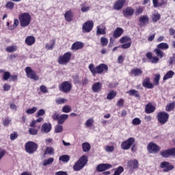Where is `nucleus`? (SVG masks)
I'll use <instances>...</instances> for the list:
<instances>
[{
  "label": "nucleus",
  "mask_w": 175,
  "mask_h": 175,
  "mask_svg": "<svg viewBox=\"0 0 175 175\" xmlns=\"http://www.w3.org/2000/svg\"><path fill=\"white\" fill-rule=\"evenodd\" d=\"M154 53H155L157 56H152V53L148 52L146 53V58H148L152 64H158L159 59L163 58L165 53L158 48L154 49Z\"/></svg>",
  "instance_id": "f257e3e1"
},
{
  "label": "nucleus",
  "mask_w": 175,
  "mask_h": 175,
  "mask_svg": "<svg viewBox=\"0 0 175 175\" xmlns=\"http://www.w3.org/2000/svg\"><path fill=\"white\" fill-rule=\"evenodd\" d=\"M89 69L91 73L95 76V75H100V73H103V72H107L109 67L105 64H100L96 67H95L94 64H91L89 65Z\"/></svg>",
  "instance_id": "f03ea898"
},
{
  "label": "nucleus",
  "mask_w": 175,
  "mask_h": 175,
  "mask_svg": "<svg viewBox=\"0 0 175 175\" xmlns=\"http://www.w3.org/2000/svg\"><path fill=\"white\" fill-rule=\"evenodd\" d=\"M18 19L20 25L23 28H25L31 24V14L28 12L21 13L18 16Z\"/></svg>",
  "instance_id": "7ed1b4c3"
},
{
  "label": "nucleus",
  "mask_w": 175,
  "mask_h": 175,
  "mask_svg": "<svg viewBox=\"0 0 175 175\" xmlns=\"http://www.w3.org/2000/svg\"><path fill=\"white\" fill-rule=\"evenodd\" d=\"M87 156L83 155L81 157V158L75 163V164L73 166V169L75 172H79V170H81L85 165H87Z\"/></svg>",
  "instance_id": "20e7f679"
},
{
  "label": "nucleus",
  "mask_w": 175,
  "mask_h": 175,
  "mask_svg": "<svg viewBox=\"0 0 175 175\" xmlns=\"http://www.w3.org/2000/svg\"><path fill=\"white\" fill-rule=\"evenodd\" d=\"M25 70L28 79L34 80V81H38V80H39V77L36 75V72L32 70L31 67H26Z\"/></svg>",
  "instance_id": "39448f33"
},
{
  "label": "nucleus",
  "mask_w": 175,
  "mask_h": 175,
  "mask_svg": "<svg viewBox=\"0 0 175 175\" xmlns=\"http://www.w3.org/2000/svg\"><path fill=\"white\" fill-rule=\"evenodd\" d=\"M59 90L62 92H65L68 94L72 90V82L70 81H64L61 83L59 86Z\"/></svg>",
  "instance_id": "423d86ee"
},
{
  "label": "nucleus",
  "mask_w": 175,
  "mask_h": 175,
  "mask_svg": "<svg viewBox=\"0 0 175 175\" xmlns=\"http://www.w3.org/2000/svg\"><path fill=\"white\" fill-rule=\"evenodd\" d=\"M135 141L133 137H129L127 140L122 142L120 146L122 150H129L133 146Z\"/></svg>",
  "instance_id": "0eeeda50"
},
{
  "label": "nucleus",
  "mask_w": 175,
  "mask_h": 175,
  "mask_svg": "<svg viewBox=\"0 0 175 175\" xmlns=\"http://www.w3.org/2000/svg\"><path fill=\"white\" fill-rule=\"evenodd\" d=\"M70 57H72V53L70 52L66 53L64 55H61L58 59V63L60 65H66L70 61Z\"/></svg>",
  "instance_id": "6e6552de"
},
{
  "label": "nucleus",
  "mask_w": 175,
  "mask_h": 175,
  "mask_svg": "<svg viewBox=\"0 0 175 175\" xmlns=\"http://www.w3.org/2000/svg\"><path fill=\"white\" fill-rule=\"evenodd\" d=\"M25 150L29 154H33L38 150V144L33 142H29L26 143Z\"/></svg>",
  "instance_id": "1a4fd4ad"
},
{
  "label": "nucleus",
  "mask_w": 175,
  "mask_h": 175,
  "mask_svg": "<svg viewBox=\"0 0 175 175\" xmlns=\"http://www.w3.org/2000/svg\"><path fill=\"white\" fill-rule=\"evenodd\" d=\"M157 120L160 124H162V125L166 124L167 120H169V113L165 111L159 112L157 115Z\"/></svg>",
  "instance_id": "9d476101"
},
{
  "label": "nucleus",
  "mask_w": 175,
  "mask_h": 175,
  "mask_svg": "<svg viewBox=\"0 0 175 175\" xmlns=\"http://www.w3.org/2000/svg\"><path fill=\"white\" fill-rule=\"evenodd\" d=\"M147 148H148V151L150 154H155L157 152H159V150H161L159 148V146H158V145L152 142L148 144Z\"/></svg>",
  "instance_id": "9b49d317"
},
{
  "label": "nucleus",
  "mask_w": 175,
  "mask_h": 175,
  "mask_svg": "<svg viewBox=\"0 0 175 175\" xmlns=\"http://www.w3.org/2000/svg\"><path fill=\"white\" fill-rule=\"evenodd\" d=\"M127 167L129 170H136L139 169V161L137 159L130 160L127 162Z\"/></svg>",
  "instance_id": "f8f14e48"
},
{
  "label": "nucleus",
  "mask_w": 175,
  "mask_h": 175,
  "mask_svg": "<svg viewBox=\"0 0 175 175\" xmlns=\"http://www.w3.org/2000/svg\"><path fill=\"white\" fill-rule=\"evenodd\" d=\"M92 28H94V22L88 21L83 25L82 30L83 32H91Z\"/></svg>",
  "instance_id": "ddd939ff"
},
{
  "label": "nucleus",
  "mask_w": 175,
  "mask_h": 175,
  "mask_svg": "<svg viewBox=\"0 0 175 175\" xmlns=\"http://www.w3.org/2000/svg\"><path fill=\"white\" fill-rule=\"evenodd\" d=\"M160 167L161 169H163V172H170V170H173V169H174V166L173 165H170V163L167 161L161 162Z\"/></svg>",
  "instance_id": "4468645a"
},
{
  "label": "nucleus",
  "mask_w": 175,
  "mask_h": 175,
  "mask_svg": "<svg viewBox=\"0 0 175 175\" xmlns=\"http://www.w3.org/2000/svg\"><path fill=\"white\" fill-rule=\"evenodd\" d=\"M139 25L140 27H146V25H147V24H148V23L150 21V18H148V16L143 15L139 17Z\"/></svg>",
  "instance_id": "2eb2a0df"
},
{
  "label": "nucleus",
  "mask_w": 175,
  "mask_h": 175,
  "mask_svg": "<svg viewBox=\"0 0 175 175\" xmlns=\"http://www.w3.org/2000/svg\"><path fill=\"white\" fill-rule=\"evenodd\" d=\"M125 2H126V0H118L114 3L113 9H115V10H121Z\"/></svg>",
  "instance_id": "dca6fc26"
},
{
  "label": "nucleus",
  "mask_w": 175,
  "mask_h": 175,
  "mask_svg": "<svg viewBox=\"0 0 175 175\" xmlns=\"http://www.w3.org/2000/svg\"><path fill=\"white\" fill-rule=\"evenodd\" d=\"M113 167V165L111 164H99L96 167V170L98 172H104V170H108V169H111Z\"/></svg>",
  "instance_id": "f3484780"
},
{
  "label": "nucleus",
  "mask_w": 175,
  "mask_h": 175,
  "mask_svg": "<svg viewBox=\"0 0 175 175\" xmlns=\"http://www.w3.org/2000/svg\"><path fill=\"white\" fill-rule=\"evenodd\" d=\"M51 131V124L44 123L41 127V132L42 133H49Z\"/></svg>",
  "instance_id": "a211bd4d"
},
{
  "label": "nucleus",
  "mask_w": 175,
  "mask_h": 175,
  "mask_svg": "<svg viewBox=\"0 0 175 175\" xmlns=\"http://www.w3.org/2000/svg\"><path fill=\"white\" fill-rule=\"evenodd\" d=\"M73 12L72 10H68L64 14V18L68 23H70L73 20Z\"/></svg>",
  "instance_id": "6ab92c4d"
},
{
  "label": "nucleus",
  "mask_w": 175,
  "mask_h": 175,
  "mask_svg": "<svg viewBox=\"0 0 175 175\" xmlns=\"http://www.w3.org/2000/svg\"><path fill=\"white\" fill-rule=\"evenodd\" d=\"M92 90L93 92H99L100 90H102V83L100 82H96L93 83L92 86Z\"/></svg>",
  "instance_id": "aec40b11"
},
{
  "label": "nucleus",
  "mask_w": 175,
  "mask_h": 175,
  "mask_svg": "<svg viewBox=\"0 0 175 175\" xmlns=\"http://www.w3.org/2000/svg\"><path fill=\"white\" fill-rule=\"evenodd\" d=\"M135 13V10L131 7L126 8L124 11L123 14L124 17H130V16H132Z\"/></svg>",
  "instance_id": "412c9836"
},
{
  "label": "nucleus",
  "mask_w": 175,
  "mask_h": 175,
  "mask_svg": "<svg viewBox=\"0 0 175 175\" xmlns=\"http://www.w3.org/2000/svg\"><path fill=\"white\" fill-rule=\"evenodd\" d=\"M154 111H155V107H154V105H152L151 103L147 104L145 108V111L146 113H147V114L154 113Z\"/></svg>",
  "instance_id": "4be33fe9"
},
{
  "label": "nucleus",
  "mask_w": 175,
  "mask_h": 175,
  "mask_svg": "<svg viewBox=\"0 0 175 175\" xmlns=\"http://www.w3.org/2000/svg\"><path fill=\"white\" fill-rule=\"evenodd\" d=\"M36 42L35 37L32 36H29L26 38L25 39V43L27 44V46H32V44H34Z\"/></svg>",
  "instance_id": "5701e85b"
},
{
  "label": "nucleus",
  "mask_w": 175,
  "mask_h": 175,
  "mask_svg": "<svg viewBox=\"0 0 175 175\" xmlns=\"http://www.w3.org/2000/svg\"><path fill=\"white\" fill-rule=\"evenodd\" d=\"M106 27H105L103 25H100V26L97 27V35H105L106 33Z\"/></svg>",
  "instance_id": "b1692460"
},
{
  "label": "nucleus",
  "mask_w": 175,
  "mask_h": 175,
  "mask_svg": "<svg viewBox=\"0 0 175 175\" xmlns=\"http://www.w3.org/2000/svg\"><path fill=\"white\" fill-rule=\"evenodd\" d=\"M68 117H69V116H68L67 114H62L59 116V120H57L58 124L59 125H62V124H64V122H65V121L68 120Z\"/></svg>",
  "instance_id": "393cba45"
},
{
  "label": "nucleus",
  "mask_w": 175,
  "mask_h": 175,
  "mask_svg": "<svg viewBox=\"0 0 175 175\" xmlns=\"http://www.w3.org/2000/svg\"><path fill=\"white\" fill-rule=\"evenodd\" d=\"M122 33H124V29L120 27H118L113 32V38H120Z\"/></svg>",
  "instance_id": "a878e982"
},
{
  "label": "nucleus",
  "mask_w": 175,
  "mask_h": 175,
  "mask_svg": "<svg viewBox=\"0 0 175 175\" xmlns=\"http://www.w3.org/2000/svg\"><path fill=\"white\" fill-rule=\"evenodd\" d=\"M131 74L133 76L137 77L143 74V71L140 68H133L131 70Z\"/></svg>",
  "instance_id": "bb28decb"
},
{
  "label": "nucleus",
  "mask_w": 175,
  "mask_h": 175,
  "mask_svg": "<svg viewBox=\"0 0 175 175\" xmlns=\"http://www.w3.org/2000/svg\"><path fill=\"white\" fill-rule=\"evenodd\" d=\"M174 76V72L173 70L168 71L163 77V79L164 81L165 80H169V79H173V77Z\"/></svg>",
  "instance_id": "cd10ccee"
},
{
  "label": "nucleus",
  "mask_w": 175,
  "mask_h": 175,
  "mask_svg": "<svg viewBox=\"0 0 175 175\" xmlns=\"http://www.w3.org/2000/svg\"><path fill=\"white\" fill-rule=\"evenodd\" d=\"M126 94H129L130 96H135V98H140V94H139V92L135 90H129Z\"/></svg>",
  "instance_id": "c85d7f7f"
},
{
  "label": "nucleus",
  "mask_w": 175,
  "mask_h": 175,
  "mask_svg": "<svg viewBox=\"0 0 175 175\" xmlns=\"http://www.w3.org/2000/svg\"><path fill=\"white\" fill-rule=\"evenodd\" d=\"M116 96H117V92L114 90H111L107 96V99L111 100V99H114Z\"/></svg>",
  "instance_id": "c756f323"
},
{
  "label": "nucleus",
  "mask_w": 175,
  "mask_h": 175,
  "mask_svg": "<svg viewBox=\"0 0 175 175\" xmlns=\"http://www.w3.org/2000/svg\"><path fill=\"white\" fill-rule=\"evenodd\" d=\"M80 49H83V43L81 42H77L72 46V50H80Z\"/></svg>",
  "instance_id": "7c9ffc66"
},
{
  "label": "nucleus",
  "mask_w": 175,
  "mask_h": 175,
  "mask_svg": "<svg viewBox=\"0 0 175 175\" xmlns=\"http://www.w3.org/2000/svg\"><path fill=\"white\" fill-rule=\"evenodd\" d=\"M82 148L84 152H88L91 150V145L88 142H85L82 144Z\"/></svg>",
  "instance_id": "2f4dec72"
},
{
  "label": "nucleus",
  "mask_w": 175,
  "mask_h": 175,
  "mask_svg": "<svg viewBox=\"0 0 175 175\" xmlns=\"http://www.w3.org/2000/svg\"><path fill=\"white\" fill-rule=\"evenodd\" d=\"M54 46H55V40H52L49 42V43L46 44L45 49H46V50H53Z\"/></svg>",
  "instance_id": "473e14b6"
},
{
  "label": "nucleus",
  "mask_w": 175,
  "mask_h": 175,
  "mask_svg": "<svg viewBox=\"0 0 175 175\" xmlns=\"http://www.w3.org/2000/svg\"><path fill=\"white\" fill-rule=\"evenodd\" d=\"M143 85L146 87V88H149V89L154 88V85H152V83L150 82L148 79H146L144 81Z\"/></svg>",
  "instance_id": "72a5a7b5"
},
{
  "label": "nucleus",
  "mask_w": 175,
  "mask_h": 175,
  "mask_svg": "<svg viewBox=\"0 0 175 175\" xmlns=\"http://www.w3.org/2000/svg\"><path fill=\"white\" fill-rule=\"evenodd\" d=\"M159 50H167L169 49V44L167 43L161 42L157 45Z\"/></svg>",
  "instance_id": "f704fd0d"
},
{
  "label": "nucleus",
  "mask_w": 175,
  "mask_h": 175,
  "mask_svg": "<svg viewBox=\"0 0 175 175\" xmlns=\"http://www.w3.org/2000/svg\"><path fill=\"white\" fill-rule=\"evenodd\" d=\"M44 155H54V148L50 146L46 147L44 151Z\"/></svg>",
  "instance_id": "c9c22d12"
},
{
  "label": "nucleus",
  "mask_w": 175,
  "mask_h": 175,
  "mask_svg": "<svg viewBox=\"0 0 175 175\" xmlns=\"http://www.w3.org/2000/svg\"><path fill=\"white\" fill-rule=\"evenodd\" d=\"M152 20L153 23H157V21L161 20V14L158 12L154 13L152 16Z\"/></svg>",
  "instance_id": "e433bc0d"
},
{
  "label": "nucleus",
  "mask_w": 175,
  "mask_h": 175,
  "mask_svg": "<svg viewBox=\"0 0 175 175\" xmlns=\"http://www.w3.org/2000/svg\"><path fill=\"white\" fill-rule=\"evenodd\" d=\"M17 51V45H12L5 49V51L8 53H14V51Z\"/></svg>",
  "instance_id": "4c0bfd02"
},
{
  "label": "nucleus",
  "mask_w": 175,
  "mask_h": 175,
  "mask_svg": "<svg viewBox=\"0 0 175 175\" xmlns=\"http://www.w3.org/2000/svg\"><path fill=\"white\" fill-rule=\"evenodd\" d=\"M54 162V158L51 157L48 159H45L43 161V166H47L49 165H51Z\"/></svg>",
  "instance_id": "58836bf2"
},
{
  "label": "nucleus",
  "mask_w": 175,
  "mask_h": 175,
  "mask_svg": "<svg viewBox=\"0 0 175 175\" xmlns=\"http://www.w3.org/2000/svg\"><path fill=\"white\" fill-rule=\"evenodd\" d=\"M70 157L68 155H62L59 157V160L62 162H69Z\"/></svg>",
  "instance_id": "ea45409f"
},
{
  "label": "nucleus",
  "mask_w": 175,
  "mask_h": 175,
  "mask_svg": "<svg viewBox=\"0 0 175 175\" xmlns=\"http://www.w3.org/2000/svg\"><path fill=\"white\" fill-rule=\"evenodd\" d=\"M64 131V127L62 125L57 124L55 127V133H61Z\"/></svg>",
  "instance_id": "a19ab883"
},
{
  "label": "nucleus",
  "mask_w": 175,
  "mask_h": 175,
  "mask_svg": "<svg viewBox=\"0 0 175 175\" xmlns=\"http://www.w3.org/2000/svg\"><path fill=\"white\" fill-rule=\"evenodd\" d=\"M160 154L161 157H163V158H169L170 157V154L169 153V150L161 151Z\"/></svg>",
  "instance_id": "79ce46f5"
},
{
  "label": "nucleus",
  "mask_w": 175,
  "mask_h": 175,
  "mask_svg": "<svg viewBox=\"0 0 175 175\" xmlns=\"http://www.w3.org/2000/svg\"><path fill=\"white\" fill-rule=\"evenodd\" d=\"M104 150L106 152H113L114 151V146L107 145L104 148Z\"/></svg>",
  "instance_id": "37998d69"
},
{
  "label": "nucleus",
  "mask_w": 175,
  "mask_h": 175,
  "mask_svg": "<svg viewBox=\"0 0 175 175\" xmlns=\"http://www.w3.org/2000/svg\"><path fill=\"white\" fill-rule=\"evenodd\" d=\"M120 43L124 44V43H128L131 42V38L128 36H124L120 38Z\"/></svg>",
  "instance_id": "c03bdc74"
},
{
  "label": "nucleus",
  "mask_w": 175,
  "mask_h": 175,
  "mask_svg": "<svg viewBox=\"0 0 175 175\" xmlns=\"http://www.w3.org/2000/svg\"><path fill=\"white\" fill-rule=\"evenodd\" d=\"M152 4L154 8H161L163 3L159 2V0H152Z\"/></svg>",
  "instance_id": "a18cd8bd"
},
{
  "label": "nucleus",
  "mask_w": 175,
  "mask_h": 175,
  "mask_svg": "<svg viewBox=\"0 0 175 175\" xmlns=\"http://www.w3.org/2000/svg\"><path fill=\"white\" fill-rule=\"evenodd\" d=\"M63 113H70L72 111V108L69 105H66L62 107Z\"/></svg>",
  "instance_id": "49530a36"
},
{
  "label": "nucleus",
  "mask_w": 175,
  "mask_h": 175,
  "mask_svg": "<svg viewBox=\"0 0 175 175\" xmlns=\"http://www.w3.org/2000/svg\"><path fill=\"white\" fill-rule=\"evenodd\" d=\"M11 122H12V119H10V118H5L3 120V124L4 126H9V124H10Z\"/></svg>",
  "instance_id": "de8ad7c7"
},
{
  "label": "nucleus",
  "mask_w": 175,
  "mask_h": 175,
  "mask_svg": "<svg viewBox=\"0 0 175 175\" xmlns=\"http://www.w3.org/2000/svg\"><path fill=\"white\" fill-rule=\"evenodd\" d=\"M38 110V108L36 107H34L33 108H30L27 109L26 113L27 114H33Z\"/></svg>",
  "instance_id": "09e8293b"
},
{
  "label": "nucleus",
  "mask_w": 175,
  "mask_h": 175,
  "mask_svg": "<svg viewBox=\"0 0 175 175\" xmlns=\"http://www.w3.org/2000/svg\"><path fill=\"white\" fill-rule=\"evenodd\" d=\"M100 43L102 46H107V43H109V40L105 37H102L100 38Z\"/></svg>",
  "instance_id": "8fccbe9b"
},
{
  "label": "nucleus",
  "mask_w": 175,
  "mask_h": 175,
  "mask_svg": "<svg viewBox=\"0 0 175 175\" xmlns=\"http://www.w3.org/2000/svg\"><path fill=\"white\" fill-rule=\"evenodd\" d=\"M161 79V75L159 74H156L154 75V83L156 84V85H158L159 84V80Z\"/></svg>",
  "instance_id": "3c124183"
},
{
  "label": "nucleus",
  "mask_w": 175,
  "mask_h": 175,
  "mask_svg": "<svg viewBox=\"0 0 175 175\" xmlns=\"http://www.w3.org/2000/svg\"><path fill=\"white\" fill-rule=\"evenodd\" d=\"M174 103H170L166 106L165 110L166 111H172L173 109H174Z\"/></svg>",
  "instance_id": "603ef678"
},
{
  "label": "nucleus",
  "mask_w": 175,
  "mask_h": 175,
  "mask_svg": "<svg viewBox=\"0 0 175 175\" xmlns=\"http://www.w3.org/2000/svg\"><path fill=\"white\" fill-rule=\"evenodd\" d=\"M5 8H6L7 9H10V10H12L14 9V3H13V2H12V1L8 2V3H6V5H5Z\"/></svg>",
  "instance_id": "864d4df0"
},
{
  "label": "nucleus",
  "mask_w": 175,
  "mask_h": 175,
  "mask_svg": "<svg viewBox=\"0 0 175 175\" xmlns=\"http://www.w3.org/2000/svg\"><path fill=\"white\" fill-rule=\"evenodd\" d=\"M92 124H94V119L90 118L85 122V126L87 128H90V126H92Z\"/></svg>",
  "instance_id": "5fc2aeb1"
},
{
  "label": "nucleus",
  "mask_w": 175,
  "mask_h": 175,
  "mask_svg": "<svg viewBox=\"0 0 175 175\" xmlns=\"http://www.w3.org/2000/svg\"><path fill=\"white\" fill-rule=\"evenodd\" d=\"M133 125H140L142 124V120L139 118H135L132 121Z\"/></svg>",
  "instance_id": "6e6d98bb"
},
{
  "label": "nucleus",
  "mask_w": 175,
  "mask_h": 175,
  "mask_svg": "<svg viewBox=\"0 0 175 175\" xmlns=\"http://www.w3.org/2000/svg\"><path fill=\"white\" fill-rule=\"evenodd\" d=\"M38 129H34L33 127L29 129V133L30 135H38Z\"/></svg>",
  "instance_id": "4d7b16f0"
},
{
  "label": "nucleus",
  "mask_w": 175,
  "mask_h": 175,
  "mask_svg": "<svg viewBox=\"0 0 175 175\" xmlns=\"http://www.w3.org/2000/svg\"><path fill=\"white\" fill-rule=\"evenodd\" d=\"M3 79L5 81L9 80L10 79V72H5L3 75Z\"/></svg>",
  "instance_id": "13d9d810"
},
{
  "label": "nucleus",
  "mask_w": 175,
  "mask_h": 175,
  "mask_svg": "<svg viewBox=\"0 0 175 175\" xmlns=\"http://www.w3.org/2000/svg\"><path fill=\"white\" fill-rule=\"evenodd\" d=\"M143 10H144V8H143L142 7H139L138 8H137L135 11V16H139V14H142V13H143Z\"/></svg>",
  "instance_id": "bf43d9fd"
},
{
  "label": "nucleus",
  "mask_w": 175,
  "mask_h": 175,
  "mask_svg": "<svg viewBox=\"0 0 175 175\" xmlns=\"http://www.w3.org/2000/svg\"><path fill=\"white\" fill-rule=\"evenodd\" d=\"M65 102H66V99L62 98H59L56 100V103H57V105H62L63 103H65Z\"/></svg>",
  "instance_id": "052dcab7"
},
{
  "label": "nucleus",
  "mask_w": 175,
  "mask_h": 175,
  "mask_svg": "<svg viewBox=\"0 0 175 175\" xmlns=\"http://www.w3.org/2000/svg\"><path fill=\"white\" fill-rule=\"evenodd\" d=\"M40 90L41 92H43L44 94H47V92H49V90H47V87H46L44 85H41L40 87Z\"/></svg>",
  "instance_id": "680f3d73"
},
{
  "label": "nucleus",
  "mask_w": 175,
  "mask_h": 175,
  "mask_svg": "<svg viewBox=\"0 0 175 175\" xmlns=\"http://www.w3.org/2000/svg\"><path fill=\"white\" fill-rule=\"evenodd\" d=\"M19 24H20V21H18V19H14L13 27H11L10 29H14V28H16V27H18Z\"/></svg>",
  "instance_id": "e2e57ef3"
},
{
  "label": "nucleus",
  "mask_w": 175,
  "mask_h": 175,
  "mask_svg": "<svg viewBox=\"0 0 175 175\" xmlns=\"http://www.w3.org/2000/svg\"><path fill=\"white\" fill-rule=\"evenodd\" d=\"M170 157H175V148L168 149Z\"/></svg>",
  "instance_id": "0e129e2a"
},
{
  "label": "nucleus",
  "mask_w": 175,
  "mask_h": 175,
  "mask_svg": "<svg viewBox=\"0 0 175 175\" xmlns=\"http://www.w3.org/2000/svg\"><path fill=\"white\" fill-rule=\"evenodd\" d=\"M131 44H132V43L131 42H125V44H123L121 46V47H122V49H129V47H131Z\"/></svg>",
  "instance_id": "69168bd1"
},
{
  "label": "nucleus",
  "mask_w": 175,
  "mask_h": 175,
  "mask_svg": "<svg viewBox=\"0 0 175 175\" xmlns=\"http://www.w3.org/2000/svg\"><path fill=\"white\" fill-rule=\"evenodd\" d=\"M18 136V134L17 133L14 132L10 135V139L11 140H16Z\"/></svg>",
  "instance_id": "338daca9"
},
{
  "label": "nucleus",
  "mask_w": 175,
  "mask_h": 175,
  "mask_svg": "<svg viewBox=\"0 0 175 175\" xmlns=\"http://www.w3.org/2000/svg\"><path fill=\"white\" fill-rule=\"evenodd\" d=\"M55 175H68V172L65 171L56 172Z\"/></svg>",
  "instance_id": "774afa93"
}]
</instances>
